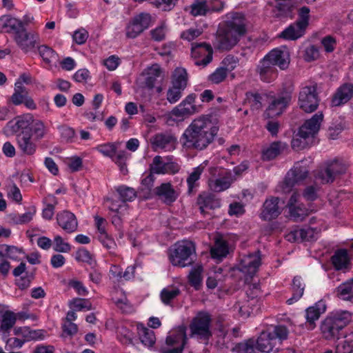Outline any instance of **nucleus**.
Wrapping results in <instances>:
<instances>
[{"label":"nucleus","mask_w":353,"mask_h":353,"mask_svg":"<svg viewBox=\"0 0 353 353\" xmlns=\"http://www.w3.org/2000/svg\"><path fill=\"white\" fill-rule=\"evenodd\" d=\"M219 127L206 116L194 119L182 134L180 141L182 146L190 150H205L214 140Z\"/></svg>","instance_id":"obj_1"},{"label":"nucleus","mask_w":353,"mask_h":353,"mask_svg":"<svg viewBox=\"0 0 353 353\" xmlns=\"http://www.w3.org/2000/svg\"><path fill=\"white\" fill-rule=\"evenodd\" d=\"M290 62V52L286 48H275L269 52L258 63L256 72L261 81L271 83L278 77V70L288 68Z\"/></svg>","instance_id":"obj_2"},{"label":"nucleus","mask_w":353,"mask_h":353,"mask_svg":"<svg viewBox=\"0 0 353 353\" xmlns=\"http://www.w3.org/2000/svg\"><path fill=\"white\" fill-rule=\"evenodd\" d=\"M352 314L341 311L327 316L321 324V330L327 340L339 339L341 330L352 321Z\"/></svg>","instance_id":"obj_3"},{"label":"nucleus","mask_w":353,"mask_h":353,"mask_svg":"<svg viewBox=\"0 0 353 353\" xmlns=\"http://www.w3.org/2000/svg\"><path fill=\"white\" fill-rule=\"evenodd\" d=\"M294 90L291 81L285 82L282 85L279 97L272 99L263 113L265 119L274 118L280 116L289 105Z\"/></svg>","instance_id":"obj_4"},{"label":"nucleus","mask_w":353,"mask_h":353,"mask_svg":"<svg viewBox=\"0 0 353 353\" xmlns=\"http://www.w3.org/2000/svg\"><path fill=\"white\" fill-rule=\"evenodd\" d=\"M195 253L196 248L192 241H178L170 250L169 259L173 265L184 268L192 264V256Z\"/></svg>","instance_id":"obj_5"},{"label":"nucleus","mask_w":353,"mask_h":353,"mask_svg":"<svg viewBox=\"0 0 353 353\" xmlns=\"http://www.w3.org/2000/svg\"><path fill=\"white\" fill-rule=\"evenodd\" d=\"M348 165L342 161L333 160L325 164L323 168L316 170L315 179L321 183H332L336 179L344 174Z\"/></svg>","instance_id":"obj_6"},{"label":"nucleus","mask_w":353,"mask_h":353,"mask_svg":"<svg viewBox=\"0 0 353 353\" xmlns=\"http://www.w3.org/2000/svg\"><path fill=\"white\" fill-rule=\"evenodd\" d=\"M211 322L212 316L209 312L205 311L199 312L190 325L192 336H196L199 340L208 341L212 336L210 331Z\"/></svg>","instance_id":"obj_7"},{"label":"nucleus","mask_w":353,"mask_h":353,"mask_svg":"<svg viewBox=\"0 0 353 353\" xmlns=\"http://www.w3.org/2000/svg\"><path fill=\"white\" fill-rule=\"evenodd\" d=\"M210 174L212 176L208 179V185L215 192H223L228 189L234 179L232 172L222 168H210Z\"/></svg>","instance_id":"obj_8"},{"label":"nucleus","mask_w":353,"mask_h":353,"mask_svg":"<svg viewBox=\"0 0 353 353\" xmlns=\"http://www.w3.org/2000/svg\"><path fill=\"white\" fill-rule=\"evenodd\" d=\"M309 170L301 163L297 162L294 167L288 171L283 182L280 185L283 193H289L294 186L301 184L307 177Z\"/></svg>","instance_id":"obj_9"},{"label":"nucleus","mask_w":353,"mask_h":353,"mask_svg":"<svg viewBox=\"0 0 353 353\" xmlns=\"http://www.w3.org/2000/svg\"><path fill=\"white\" fill-rule=\"evenodd\" d=\"M14 41L24 53L33 52L40 43L39 34L35 31H28L25 27L14 36Z\"/></svg>","instance_id":"obj_10"},{"label":"nucleus","mask_w":353,"mask_h":353,"mask_svg":"<svg viewBox=\"0 0 353 353\" xmlns=\"http://www.w3.org/2000/svg\"><path fill=\"white\" fill-rule=\"evenodd\" d=\"M319 97L316 84H311L301 88L299 96V105L305 112H312L319 106Z\"/></svg>","instance_id":"obj_11"},{"label":"nucleus","mask_w":353,"mask_h":353,"mask_svg":"<svg viewBox=\"0 0 353 353\" xmlns=\"http://www.w3.org/2000/svg\"><path fill=\"white\" fill-rule=\"evenodd\" d=\"M152 17L149 13L142 12L135 16L125 27L126 37L135 39L151 23Z\"/></svg>","instance_id":"obj_12"},{"label":"nucleus","mask_w":353,"mask_h":353,"mask_svg":"<svg viewBox=\"0 0 353 353\" xmlns=\"http://www.w3.org/2000/svg\"><path fill=\"white\" fill-rule=\"evenodd\" d=\"M213 50L210 44L205 42L192 43V57L195 59V65L206 66L212 60Z\"/></svg>","instance_id":"obj_13"},{"label":"nucleus","mask_w":353,"mask_h":353,"mask_svg":"<svg viewBox=\"0 0 353 353\" xmlns=\"http://www.w3.org/2000/svg\"><path fill=\"white\" fill-rule=\"evenodd\" d=\"M150 143L154 151L164 150L170 152L176 148L177 140L170 132H161L154 135L150 139Z\"/></svg>","instance_id":"obj_14"},{"label":"nucleus","mask_w":353,"mask_h":353,"mask_svg":"<svg viewBox=\"0 0 353 353\" xmlns=\"http://www.w3.org/2000/svg\"><path fill=\"white\" fill-rule=\"evenodd\" d=\"M195 99V94L188 95L177 106L173 108L171 112L172 115L183 119L199 112L201 110V107L194 103Z\"/></svg>","instance_id":"obj_15"},{"label":"nucleus","mask_w":353,"mask_h":353,"mask_svg":"<svg viewBox=\"0 0 353 353\" xmlns=\"http://www.w3.org/2000/svg\"><path fill=\"white\" fill-rule=\"evenodd\" d=\"M261 264V252L243 255L240 259L239 270L245 275L252 278Z\"/></svg>","instance_id":"obj_16"},{"label":"nucleus","mask_w":353,"mask_h":353,"mask_svg":"<svg viewBox=\"0 0 353 353\" xmlns=\"http://www.w3.org/2000/svg\"><path fill=\"white\" fill-rule=\"evenodd\" d=\"M323 119V114L318 112L307 121L300 127L299 136L301 138H311V142H313L314 136L318 133L321 122Z\"/></svg>","instance_id":"obj_17"},{"label":"nucleus","mask_w":353,"mask_h":353,"mask_svg":"<svg viewBox=\"0 0 353 353\" xmlns=\"http://www.w3.org/2000/svg\"><path fill=\"white\" fill-rule=\"evenodd\" d=\"M10 102L14 105L24 104L29 110H35L37 105L34 100L29 97L27 88L21 82L15 83L14 92L10 97Z\"/></svg>","instance_id":"obj_18"},{"label":"nucleus","mask_w":353,"mask_h":353,"mask_svg":"<svg viewBox=\"0 0 353 353\" xmlns=\"http://www.w3.org/2000/svg\"><path fill=\"white\" fill-rule=\"evenodd\" d=\"M299 199L300 194L294 192L286 205L289 210L290 216L295 221H301L309 214V210L300 203Z\"/></svg>","instance_id":"obj_19"},{"label":"nucleus","mask_w":353,"mask_h":353,"mask_svg":"<svg viewBox=\"0 0 353 353\" xmlns=\"http://www.w3.org/2000/svg\"><path fill=\"white\" fill-rule=\"evenodd\" d=\"M154 194L165 205H170L176 201L180 192L170 183H163L154 189Z\"/></svg>","instance_id":"obj_20"},{"label":"nucleus","mask_w":353,"mask_h":353,"mask_svg":"<svg viewBox=\"0 0 353 353\" xmlns=\"http://www.w3.org/2000/svg\"><path fill=\"white\" fill-rule=\"evenodd\" d=\"M225 28L241 37L246 32V19L243 14L230 12L226 15Z\"/></svg>","instance_id":"obj_21"},{"label":"nucleus","mask_w":353,"mask_h":353,"mask_svg":"<svg viewBox=\"0 0 353 353\" xmlns=\"http://www.w3.org/2000/svg\"><path fill=\"white\" fill-rule=\"evenodd\" d=\"M165 341L172 347H163L160 350L161 353H182L187 341L186 334L185 331L180 330L168 336Z\"/></svg>","instance_id":"obj_22"},{"label":"nucleus","mask_w":353,"mask_h":353,"mask_svg":"<svg viewBox=\"0 0 353 353\" xmlns=\"http://www.w3.org/2000/svg\"><path fill=\"white\" fill-rule=\"evenodd\" d=\"M256 349L264 353L278 351L280 346L278 340L272 335L270 331L262 332L255 341Z\"/></svg>","instance_id":"obj_23"},{"label":"nucleus","mask_w":353,"mask_h":353,"mask_svg":"<svg viewBox=\"0 0 353 353\" xmlns=\"http://www.w3.org/2000/svg\"><path fill=\"white\" fill-rule=\"evenodd\" d=\"M279 198L270 196L265 199L261 208L260 218L263 221H271L277 218L281 213L279 207Z\"/></svg>","instance_id":"obj_24"},{"label":"nucleus","mask_w":353,"mask_h":353,"mask_svg":"<svg viewBox=\"0 0 353 353\" xmlns=\"http://www.w3.org/2000/svg\"><path fill=\"white\" fill-rule=\"evenodd\" d=\"M240 37L224 28L216 37L215 47L220 50H230L239 41Z\"/></svg>","instance_id":"obj_25"},{"label":"nucleus","mask_w":353,"mask_h":353,"mask_svg":"<svg viewBox=\"0 0 353 353\" xmlns=\"http://www.w3.org/2000/svg\"><path fill=\"white\" fill-rule=\"evenodd\" d=\"M353 97V83H345L341 85L334 94L332 106H341L347 103Z\"/></svg>","instance_id":"obj_26"},{"label":"nucleus","mask_w":353,"mask_h":353,"mask_svg":"<svg viewBox=\"0 0 353 353\" xmlns=\"http://www.w3.org/2000/svg\"><path fill=\"white\" fill-rule=\"evenodd\" d=\"M57 224L67 233L75 232L78 227L76 216L68 210H63L57 214Z\"/></svg>","instance_id":"obj_27"},{"label":"nucleus","mask_w":353,"mask_h":353,"mask_svg":"<svg viewBox=\"0 0 353 353\" xmlns=\"http://www.w3.org/2000/svg\"><path fill=\"white\" fill-rule=\"evenodd\" d=\"M23 26V21L10 14L0 17V33L12 34L14 36Z\"/></svg>","instance_id":"obj_28"},{"label":"nucleus","mask_w":353,"mask_h":353,"mask_svg":"<svg viewBox=\"0 0 353 353\" xmlns=\"http://www.w3.org/2000/svg\"><path fill=\"white\" fill-rule=\"evenodd\" d=\"M326 310V305L323 301H319L314 305L309 307L305 310V319L308 328L312 330L315 327V321Z\"/></svg>","instance_id":"obj_29"},{"label":"nucleus","mask_w":353,"mask_h":353,"mask_svg":"<svg viewBox=\"0 0 353 353\" xmlns=\"http://www.w3.org/2000/svg\"><path fill=\"white\" fill-rule=\"evenodd\" d=\"M150 170L152 173L157 174L176 173L179 170V167L174 163H164L161 156H156L150 165Z\"/></svg>","instance_id":"obj_30"},{"label":"nucleus","mask_w":353,"mask_h":353,"mask_svg":"<svg viewBox=\"0 0 353 353\" xmlns=\"http://www.w3.org/2000/svg\"><path fill=\"white\" fill-rule=\"evenodd\" d=\"M197 205L201 213L205 212V209H216L220 207V199L211 193L203 192L197 197Z\"/></svg>","instance_id":"obj_31"},{"label":"nucleus","mask_w":353,"mask_h":353,"mask_svg":"<svg viewBox=\"0 0 353 353\" xmlns=\"http://www.w3.org/2000/svg\"><path fill=\"white\" fill-rule=\"evenodd\" d=\"M306 28V27L296 21L282 31L279 37L286 40H296L305 34Z\"/></svg>","instance_id":"obj_32"},{"label":"nucleus","mask_w":353,"mask_h":353,"mask_svg":"<svg viewBox=\"0 0 353 353\" xmlns=\"http://www.w3.org/2000/svg\"><path fill=\"white\" fill-rule=\"evenodd\" d=\"M19 148L27 155H32L37 150V145L33 142L30 134H19L17 137Z\"/></svg>","instance_id":"obj_33"},{"label":"nucleus","mask_w":353,"mask_h":353,"mask_svg":"<svg viewBox=\"0 0 353 353\" xmlns=\"http://www.w3.org/2000/svg\"><path fill=\"white\" fill-rule=\"evenodd\" d=\"M331 261L336 270H343L347 268L350 257L347 250L339 249L334 252L331 258Z\"/></svg>","instance_id":"obj_34"},{"label":"nucleus","mask_w":353,"mask_h":353,"mask_svg":"<svg viewBox=\"0 0 353 353\" xmlns=\"http://www.w3.org/2000/svg\"><path fill=\"white\" fill-rule=\"evenodd\" d=\"M29 128L35 140L45 138L49 132L48 127L41 120L34 119L32 116Z\"/></svg>","instance_id":"obj_35"},{"label":"nucleus","mask_w":353,"mask_h":353,"mask_svg":"<svg viewBox=\"0 0 353 353\" xmlns=\"http://www.w3.org/2000/svg\"><path fill=\"white\" fill-rule=\"evenodd\" d=\"M32 120L31 114H26L23 117L17 118L14 121H10L6 128L12 134H16L21 130L28 128L30 125V121Z\"/></svg>","instance_id":"obj_36"},{"label":"nucleus","mask_w":353,"mask_h":353,"mask_svg":"<svg viewBox=\"0 0 353 353\" xmlns=\"http://www.w3.org/2000/svg\"><path fill=\"white\" fill-rule=\"evenodd\" d=\"M137 332L141 343L146 347H151L156 341L153 330L145 327L142 324L137 325Z\"/></svg>","instance_id":"obj_37"},{"label":"nucleus","mask_w":353,"mask_h":353,"mask_svg":"<svg viewBox=\"0 0 353 353\" xmlns=\"http://www.w3.org/2000/svg\"><path fill=\"white\" fill-rule=\"evenodd\" d=\"M228 253V245L221 236L215 239L214 245L210 249V254L214 259H221L226 256Z\"/></svg>","instance_id":"obj_38"},{"label":"nucleus","mask_w":353,"mask_h":353,"mask_svg":"<svg viewBox=\"0 0 353 353\" xmlns=\"http://www.w3.org/2000/svg\"><path fill=\"white\" fill-rule=\"evenodd\" d=\"M305 284L303 283L301 277L294 276L292 285V296L288 299L286 303L288 305H292L299 300L303 294Z\"/></svg>","instance_id":"obj_39"},{"label":"nucleus","mask_w":353,"mask_h":353,"mask_svg":"<svg viewBox=\"0 0 353 353\" xmlns=\"http://www.w3.org/2000/svg\"><path fill=\"white\" fill-rule=\"evenodd\" d=\"M286 145L281 141L272 143L269 147L263 149L262 151V159L265 161H269L274 159L285 148Z\"/></svg>","instance_id":"obj_40"},{"label":"nucleus","mask_w":353,"mask_h":353,"mask_svg":"<svg viewBox=\"0 0 353 353\" xmlns=\"http://www.w3.org/2000/svg\"><path fill=\"white\" fill-rule=\"evenodd\" d=\"M110 214H125L128 209V204L120 199L107 197L104 199Z\"/></svg>","instance_id":"obj_41"},{"label":"nucleus","mask_w":353,"mask_h":353,"mask_svg":"<svg viewBox=\"0 0 353 353\" xmlns=\"http://www.w3.org/2000/svg\"><path fill=\"white\" fill-rule=\"evenodd\" d=\"M204 167L202 165L194 168L192 172L189 174L187 178L186 182L188 184V193L191 194L196 191V188L199 186V180L201 175L203 172Z\"/></svg>","instance_id":"obj_42"},{"label":"nucleus","mask_w":353,"mask_h":353,"mask_svg":"<svg viewBox=\"0 0 353 353\" xmlns=\"http://www.w3.org/2000/svg\"><path fill=\"white\" fill-rule=\"evenodd\" d=\"M188 76L185 69L177 68L173 72L172 76V85L185 89L188 85Z\"/></svg>","instance_id":"obj_43"},{"label":"nucleus","mask_w":353,"mask_h":353,"mask_svg":"<svg viewBox=\"0 0 353 353\" xmlns=\"http://www.w3.org/2000/svg\"><path fill=\"white\" fill-rule=\"evenodd\" d=\"M0 255L5 256L13 260H19L22 255H25L23 248L14 245H1L0 246Z\"/></svg>","instance_id":"obj_44"},{"label":"nucleus","mask_w":353,"mask_h":353,"mask_svg":"<svg viewBox=\"0 0 353 353\" xmlns=\"http://www.w3.org/2000/svg\"><path fill=\"white\" fill-rule=\"evenodd\" d=\"M181 294V290L176 286H168L163 288L160 294L161 301L165 305H170L172 301L174 300Z\"/></svg>","instance_id":"obj_45"},{"label":"nucleus","mask_w":353,"mask_h":353,"mask_svg":"<svg viewBox=\"0 0 353 353\" xmlns=\"http://www.w3.org/2000/svg\"><path fill=\"white\" fill-rule=\"evenodd\" d=\"M190 13L194 17L205 16L209 13L207 0H194L190 6Z\"/></svg>","instance_id":"obj_46"},{"label":"nucleus","mask_w":353,"mask_h":353,"mask_svg":"<svg viewBox=\"0 0 353 353\" xmlns=\"http://www.w3.org/2000/svg\"><path fill=\"white\" fill-rule=\"evenodd\" d=\"M38 48V52L43 61L48 65H50L52 62L57 58L56 52L50 47L41 45L37 47Z\"/></svg>","instance_id":"obj_47"},{"label":"nucleus","mask_w":353,"mask_h":353,"mask_svg":"<svg viewBox=\"0 0 353 353\" xmlns=\"http://www.w3.org/2000/svg\"><path fill=\"white\" fill-rule=\"evenodd\" d=\"M235 353H257L255 347V341L249 339L248 341L236 343L232 349Z\"/></svg>","instance_id":"obj_48"},{"label":"nucleus","mask_w":353,"mask_h":353,"mask_svg":"<svg viewBox=\"0 0 353 353\" xmlns=\"http://www.w3.org/2000/svg\"><path fill=\"white\" fill-rule=\"evenodd\" d=\"M203 268L201 265H196L193 268L188 275L190 284L196 290L199 289L202 282Z\"/></svg>","instance_id":"obj_49"},{"label":"nucleus","mask_w":353,"mask_h":353,"mask_svg":"<svg viewBox=\"0 0 353 353\" xmlns=\"http://www.w3.org/2000/svg\"><path fill=\"white\" fill-rule=\"evenodd\" d=\"M116 191L119 194V199L126 203L128 201H132L137 196L135 190L125 185H120L116 188Z\"/></svg>","instance_id":"obj_50"},{"label":"nucleus","mask_w":353,"mask_h":353,"mask_svg":"<svg viewBox=\"0 0 353 353\" xmlns=\"http://www.w3.org/2000/svg\"><path fill=\"white\" fill-rule=\"evenodd\" d=\"M338 296L343 300L353 299V281L341 284L336 288Z\"/></svg>","instance_id":"obj_51"},{"label":"nucleus","mask_w":353,"mask_h":353,"mask_svg":"<svg viewBox=\"0 0 353 353\" xmlns=\"http://www.w3.org/2000/svg\"><path fill=\"white\" fill-rule=\"evenodd\" d=\"M14 331L16 335L22 336V341L25 342L39 339L37 331L30 330L28 327H16Z\"/></svg>","instance_id":"obj_52"},{"label":"nucleus","mask_w":353,"mask_h":353,"mask_svg":"<svg viewBox=\"0 0 353 353\" xmlns=\"http://www.w3.org/2000/svg\"><path fill=\"white\" fill-rule=\"evenodd\" d=\"M263 96L257 92H247L246 101L252 110H258L262 108Z\"/></svg>","instance_id":"obj_53"},{"label":"nucleus","mask_w":353,"mask_h":353,"mask_svg":"<svg viewBox=\"0 0 353 353\" xmlns=\"http://www.w3.org/2000/svg\"><path fill=\"white\" fill-rule=\"evenodd\" d=\"M69 306L75 311H88L92 310V304L88 299L75 298L69 302Z\"/></svg>","instance_id":"obj_54"},{"label":"nucleus","mask_w":353,"mask_h":353,"mask_svg":"<svg viewBox=\"0 0 353 353\" xmlns=\"http://www.w3.org/2000/svg\"><path fill=\"white\" fill-rule=\"evenodd\" d=\"M1 328L3 331L10 330L16 322V316L14 312L7 310L1 315Z\"/></svg>","instance_id":"obj_55"},{"label":"nucleus","mask_w":353,"mask_h":353,"mask_svg":"<svg viewBox=\"0 0 353 353\" xmlns=\"http://www.w3.org/2000/svg\"><path fill=\"white\" fill-rule=\"evenodd\" d=\"M75 259L79 261L88 263L92 268H94L97 264L96 261L93 258V255L85 248L78 250L76 252Z\"/></svg>","instance_id":"obj_56"},{"label":"nucleus","mask_w":353,"mask_h":353,"mask_svg":"<svg viewBox=\"0 0 353 353\" xmlns=\"http://www.w3.org/2000/svg\"><path fill=\"white\" fill-rule=\"evenodd\" d=\"M270 332L278 340V344L280 346L281 342L288 339L289 330L283 325H277L273 327Z\"/></svg>","instance_id":"obj_57"},{"label":"nucleus","mask_w":353,"mask_h":353,"mask_svg":"<svg viewBox=\"0 0 353 353\" xmlns=\"http://www.w3.org/2000/svg\"><path fill=\"white\" fill-rule=\"evenodd\" d=\"M276 8L282 14H286L291 12L294 6L296 0H275Z\"/></svg>","instance_id":"obj_58"},{"label":"nucleus","mask_w":353,"mask_h":353,"mask_svg":"<svg viewBox=\"0 0 353 353\" xmlns=\"http://www.w3.org/2000/svg\"><path fill=\"white\" fill-rule=\"evenodd\" d=\"M48 199L51 202L46 205L42 211V216L45 219L50 220L54 216L55 205L57 203V199L54 196L50 195Z\"/></svg>","instance_id":"obj_59"},{"label":"nucleus","mask_w":353,"mask_h":353,"mask_svg":"<svg viewBox=\"0 0 353 353\" xmlns=\"http://www.w3.org/2000/svg\"><path fill=\"white\" fill-rule=\"evenodd\" d=\"M320 57L319 48L315 45H309L305 48L303 53V59L307 62L316 60Z\"/></svg>","instance_id":"obj_60"},{"label":"nucleus","mask_w":353,"mask_h":353,"mask_svg":"<svg viewBox=\"0 0 353 353\" xmlns=\"http://www.w3.org/2000/svg\"><path fill=\"white\" fill-rule=\"evenodd\" d=\"M96 150L105 157L113 158L116 154L117 147L114 143H108L99 145Z\"/></svg>","instance_id":"obj_61"},{"label":"nucleus","mask_w":353,"mask_h":353,"mask_svg":"<svg viewBox=\"0 0 353 353\" xmlns=\"http://www.w3.org/2000/svg\"><path fill=\"white\" fill-rule=\"evenodd\" d=\"M98 239L104 248L110 251V253L114 252L117 248V244L114 239L108 233L103 235H98Z\"/></svg>","instance_id":"obj_62"},{"label":"nucleus","mask_w":353,"mask_h":353,"mask_svg":"<svg viewBox=\"0 0 353 353\" xmlns=\"http://www.w3.org/2000/svg\"><path fill=\"white\" fill-rule=\"evenodd\" d=\"M61 139L66 142H74L75 138V130L74 128L68 125H61L59 127Z\"/></svg>","instance_id":"obj_63"},{"label":"nucleus","mask_w":353,"mask_h":353,"mask_svg":"<svg viewBox=\"0 0 353 353\" xmlns=\"http://www.w3.org/2000/svg\"><path fill=\"white\" fill-rule=\"evenodd\" d=\"M353 351V340L345 336V340L336 346V353H352Z\"/></svg>","instance_id":"obj_64"}]
</instances>
